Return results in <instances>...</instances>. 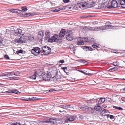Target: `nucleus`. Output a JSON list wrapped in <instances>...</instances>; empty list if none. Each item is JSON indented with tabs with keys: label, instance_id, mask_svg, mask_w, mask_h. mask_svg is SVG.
Returning a JSON list of instances; mask_svg holds the SVG:
<instances>
[{
	"label": "nucleus",
	"instance_id": "f257e3e1",
	"mask_svg": "<svg viewBox=\"0 0 125 125\" xmlns=\"http://www.w3.org/2000/svg\"><path fill=\"white\" fill-rule=\"evenodd\" d=\"M48 76L50 77L51 78H54L53 80L54 81H57L60 79L64 78L62 76H60L59 75L58 72L56 70H54L51 71V72H47Z\"/></svg>",
	"mask_w": 125,
	"mask_h": 125
},
{
	"label": "nucleus",
	"instance_id": "f03ea898",
	"mask_svg": "<svg viewBox=\"0 0 125 125\" xmlns=\"http://www.w3.org/2000/svg\"><path fill=\"white\" fill-rule=\"evenodd\" d=\"M48 41L50 42H56L57 43H61L62 42V40L61 38L59 37L58 35L55 34L53 37L50 38H49Z\"/></svg>",
	"mask_w": 125,
	"mask_h": 125
},
{
	"label": "nucleus",
	"instance_id": "7ed1b4c3",
	"mask_svg": "<svg viewBox=\"0 0 125 125\" xmlns=\"http://www.w3.org/2000/svg\"><path fill=\"white\" fill-rule=\"evenodd\" d=\"M27 38L26 36H23L19 39H15L14 41L17 43H22L27 42Z\"/></svg>",
	"mask_w": 125,
	"mask_h": 125
},
{
	"label": "nucleus",
	"instance_id": "20e7f679",
	"mask_svg": "<svg viewBox=\"0 0 125 125\" xmlns=\"http://www.w3.org/2000/svg\"><path fill=\"white\" fill-rule=\"evenodd\" d=\"M114 26L112 25H105L104 26H101L100 27H97L95 30L96 31L104 30L108 29H110L114 27Z\"/></svg>",
	"mask_w": 125,
	"mask_h": 125
},
{
	"label": "nucleus",
	"instance_id": "39448f33",
	"mask_svg": "<svg viewBox=\"0 0 125 125\" xmlns=\"http://www.w3.org/2000/svg\"><path fill=\"white\" fill-rule=\"evenodd\" d=\"M42 49L43 50V52L45 55L50 54L51 51V48L46 46L42 47Z\"/></svg>",
	"mask_w": 125,
	"mask_h": 125
},
{
	"label": "nucleus",
	"instance_id": "423d86ee",
	"mask_svg": "<svg viewBox=\"0 0 125 125\" xmlns=\"http://www.w3.org/2000/svg\"><path fill=\"white\" fill-rule=\"evenodd\" d=\"M66 39L69 41H71L73 39L72 32L68 31L66 34Z\"/></svg>",
	"mask_w": 125,
	"mask_h": 125
},
{
	"label": "nucleus",
	"instance_id": "0eeeda50",
	"mask_svg": "<svg viewBox=\"0 0 125 125\" xmlns=\"http://www.w3.org/2000/svg\"><path fill=\"white\" fill-rule=\"evenodd\" d=\"M40 48L38 47L34 48L31 51L32 54L37 56L39 54L40 52Z\"/></svg>",
	"mask_w": 125,
	"mask_h": 125
},
{
	"label": "nucleus",
	"instance_id": "6e6552de",
	"mask_svg": "<svg viewBox=\"0 0 125 125\" xmlns=\"http://www.w3.org/2000/svg\"><path fill=\"white\" fill-rule=\"evenodd\" d=\"M57 120L55 118H51L49 120H45L42 122L43 123H50L52 124H55L57 122Z\"/></svg>",
	"mask_w": 125,
	"mask_h": 125
},
{
	"label": "nucleus",
	"instance_id": "1a4fd4ad",
	"mask_svg": "<svg viewBox=\"0 0 125 125\" xmlns=\"http://www.w3.org/2000/svg\"><path fill=\"white\" fill-rule=\"evenodd\" d=\"M102 2L103 3L104 5L105 6V7L106 8H111L110 5L111 3L107 0H102Z\"/></svg>",
	"mask_w": 125,
	"mask_h": 125
},
{
	"label": "nucleus",
	"instance_id": "9d476101",
	"mask_svg": "<svg viewBox=\"0 0 125 125\" xmlns=\"http://www.w3.org/2000/svg\"><path fill=\"white\" fill-rule=\"evenodd\" d=\"M43 76H42V78L44 80L46 81L50 80L51 79L50 77L48 76V73L47 72L46 73H44V74L43 73Z\"/></svg>",
	"mask_w": 125,
	"mask_h": 125
},
{
	"label": "nucleus",
	"instance_id": "9b49d317",
	"mask_svg": "<svg viewBox=\"0 0 125 125\" xmlns=\"http://www.w3.org/2000/svg\"><path fill=\"white\" fill-rule=\"evenodd\" d=\"M14 35L16 36H20L22 32L21 29H20L14 30Z\"/></svg>",
	"mask_w": 125,
	"mask_h": 125
},
{
	"label": "nucleus",
	"instance_id": "f8f14e48",
	"mask_svg": "<svg viewBox=\"0 0 125 125\" xmlns=\"http://www.w3.org/2000/svg\"><path fill=\"white\" fill-rule=\"evenodd\" d=\"M110 3L111 4V8H116L117 7L118 3L115 0H112L111 2H110Z\"/></svg>",
	"mask_w": 125,
	"mask_h": 125
},
{
	"label": "nucleus",
	"instance_id": "ddd939ff",
	"mask_svg": "<svg viewBox=\"0 0 125 125\" xmlns=\"http://www.w3.org/2000/svg\"><path fill=\"white\" fill-rule=\"evenodd\" d=\"M10 73L0 74V79H6V77L10 76Z\"/></svg>",
	"mask_w": 125,
	"mask_h": 125
},
{
	"label": "nucleus",
	"instance_id": "4468645a",
	"mask_svg": "<svg viewBox=\"0 0 125 125\" xmlns=\"http://www.w3.org/2000/svg\"><path fill=\"white\" fill-rule=\"evenodd\" d=\"M105 101V98H101L97 99V102L98 104H100L104 103Z\"/></svg>",
	"mask_w": 125,
	"mask_h": 125
},
{
	"label": "nucleus",
	"instance_id": "2eb2a0df",
	"mask_svg": "<svg viewBox=\"0 0 125 125\" xmlns=\"http://www.w3.org/2000/svg\"><path fill=\"white\" fill-rule=\"evenodd\" d=\"M77 43L78 45H83L84 43L83 42V38L82 39L81 38H78L77 40Z\"/></svg>",
	"mask_w": 125,
	"mask_h": 125
},
{
	"label": "nucleus",
	"instance_id": "dca6fc26",
	"mask_svg": "<svg viewBox=\"0 0 125 125\" xmlns=\"http://www.w3.org/2000/svg\"><path fill=\"white\" fill-rule=\"evenodd\" d=\"M38 75L39 76H42V75H38L37 72L36 71H35L34 74L32 76H30V78L32 79H35L37 77V76Z\"/></svg>",
	"mask_w": 125,
	"mask_h": 125
},
{
	"label": "nucleus",
	"instance_id": "f3484780",
	"mask_svg": "<svg viewBox=\"0 0 125 125\" xmlns=\"http://www.w3.org/2000/svg\"><path fill=\"white\" fill-rule=\"evenodd\" d=\"M82 47L85 51H92L93 50L92 48L89 46H82Z\"/></svg>",
	"mask_w": 125,
	"mask_h": 125
},
{
	"label": "nucleus",
	"instance_id": "a211bd4d",
	"mask_svg": "<svg viewBox=\"0 0 125 125\" xmlns=\"http://www.w3.org/2000/svg\"><path fill=\"white\" fill-rule=\"evenodd\" d=\"M66 31L64 29L62 30L59 34V36L60 37H64Z\"/></svg>",
	"mask_w": 125,
	"mask_h": 125
},
{
	"label": "nucleus",
	"instance_id": "6ab92c4d",
	"mask_svg": "<svg viewBox=\"0 0 125 125\" xmlns=\"http://www.w3.org/2000/svg\"><path fill=\"white\" fill-rule=\"evenodd\" d=\"M45 39L47 40V38H49L50 36V32L47 31L45 32Z\"/></svg>",
	"mask_w": 125,
	"mask_h": 125
},
{
	"label": "nucleus",
	"instance_id": "aec40b11",
	"mask_svg": "<svg viewBox=\"0 0 125 125\" xmlns=\"http://www.w3.org/2000/svg\"><path fill=\"white\" fill-rule=\"evenodd\" d=\"M3 85L0 83V93H9L8 92H9L10 91H5V88L3 86Z\"/></svg>",
	"mask_w": 125,
	"mask_h": 125
},
{
	"label": "nucleus",
	"instance_id": "412c9836",
	"mask_svg": "<svg viewBox=\"0 0 125 125\" xmlns=\"http://www.w3.org/2000/svg\"><path fill=\"white\" fill-rule=\"evenodd\" d=\"M119 3L122 7L125 8V0H120Z\"/></svg>",
	"mask_w": 125,
	"mask_h": 125
},
{
	"label": "nucleus",
	"instance_id": "4be33fe9",
	"mask_svg": "<svg viewBox=\"0 0 125 125\" xmlns=\"http://www.w3.org/2000/svg\"><path fill=\"white\" fill-rule=\"evenodd\" d=\"M68 116L69 117V119L70 121H74L75 120L76 118V117L74 116L69 115Z\"/></svg>",
	"mask_w": 125,
	"mask_h": 125
},
{
	"label": "nucleus",
	"instance_id": "5701e85b",
	"mask_svg": "<svg viewBox=\"0 0 125 125\" xmlns=\"http://www.w3.org/2000/svg\"><path fill=\"white\" fill-rule=\"evenodd\" d=\"M11 11L14 13H19L21 12V10L17 9H11Z\"/></svg>",
	"mask_w": 125,
	"mask_h": 125
},
{
	"label": "nucleus",
	"instance_id": "b1692460",
	"mask_svg": "<svg viewBox=\"0 0 125 125\" xmlns=\"http://www.w3.org/2000/svg\"><path fill=\"white\" fill-rule=\"evenodd\" d=\"M94 109L97 111L98 112H100L102 110V108L100 106H95L94 107Z\"/></svg>",
	"mask_w": 125,
	"mask_h": 125
},
{
	"label": "nucleus",
	"instance_id": "393cba45",
	"mask_svg": "<svg viewBox=\"0 0 125 125\" xmlns=\"http://www.w3.org/2000/svg\"><path fill=\"white\" fill-rule=\"evenodd\" d=\"M87 5V7L88 8H92L95 6V3L94 2H91L89 3Z\"/></svg>",
	"mask_w": 125,
	"mask_h": 125
},
{
	"label": "nucleus",
	"instance_id": "a878e982",
	"mask_svg": "<svg viewBox=\"0 0 125 125\" xmlns=\"http://www.w3.org/2000/svg\"><path fill=\"white\" fill-rule=\"evenodd\" d=\"M61 69L64 71L66 73V74L67 75H68L69 73V72H67L66 71H67V67H62Z\"/></svg>",
	"mask_w": 125,
	"mask_h": 125
},
{
	"label": "nucleus",
	"instance_id": "bb28decb",
	"mask_svg": "<svg viewBox=\"0 0 125 125\" xmlns=\"http://www.w3.org/2000/svg\"><path fill=\"white\" fill-rule=\"evenodd\" d=\"M89 108V107L87 106H84L81 107L80 109L83 111H87V109Z\"/></svg>",
	"mask_w": 125,
	"mask_h": 125
},
{
	"label": "nucleus",
	"instance_id": "cd10ccee",
	"mask_svg": "<svg viewBox=\"0 0 125 125\" xmlns=\"http://www.w3.org/2000/svg\"><path fill=\"white\" fill-rule=\"evenodd\" d=\"M27 41L29 40V41H32L34 40V38L32 37H29L28 36H27Z\"/></svg>",
	"mask_w": 125,
	"mask_h": 125
},
{
	"label": "nucleus",
	"instance_id": "c85d7f7f",
	"mask_svg": "<svg viewBox=\"0 0 125 125\" xmlns=\"http://www.w3.org/2000/svg\"><path fill=\"white\" fill-rule=\"evenodd\" d=\"M3 33H2V34H9L10 33V31L8 29H6V32H5V31H3Z\"/></svg>",
	"mask_w": 125,
	"mask_h": 125
},
{
	"label": "nucleus",
	"instance_id": "c756f323",
	"mask_svg": "<svg viewBox=\"0 0 125 125\" xmlns=\"http://www.w3.org/2000/svg\"><path fill=\"white\" fill-rule=\"evenodd\" d=\"M61 106L63 107L62 108L64 109H67L70 108V106L69 105L65 106L61 105Z\"/></svg>",
	"mask_w": 125,
	"mask_h": 125
},
{
	"label": "nucleus",
	"instance_id": "7c9ffc66",
	"mask_svg": "<svg viewBox=\"0 0 125 125\" xmlns=\"http://www.w3.org/2000/svg\"><path fill=\"white\" fill-rule=\"evenodd\" d=\"M113 108L118 109L120 110H122L123 109L120 107H117L116 106H113Z\"/></svg>",
	"mask_w": 125,
	"mask_h": 125
},
{
	"label": "nucleus",
	"instance_id": "2f4dec72",
	"mask_svg": "<svg viewBox=\"0 0 125 125\" xmlns=\"http://www.w3.org/2000/svg\"><path fill=\"white\" fill-rule=\"evenodd\" d=\"M26 14L27 15V17L32 16L35 15L34 13H26Z\"/></svg>",
	"mask_w": 125,
	"mask_h": 125
},
{
	"label": "nucleus",
	"instance_id": "473e14b6",
	"mask_svg": "<svg viewBox=\"0 0 125 125\" xmlns=\"http://www.w3.org/2000/svg\"><path fill=\"white\" fill-rule=\"evenodd\" d=\"M8 92L10 93H14L16 94H18L19 93V92L17 90H15L13 91H10L9 92Z\"/></svg>",
	"mask_w": 125,
	"mask_h": 125
},
{
	"label": "nucleus",
	"instance_id": "72a5a7b5",
	"mask_svg": "<svg viewBox=\"0 0 125 125\" xmlns=\"http://www.w3.org/2000/svg\"><path fill=\"white\" fill-rule=\"evenodd\" d=\"M118 69V68L117 67H115L114 68H112L110 69L109 71H110L112 72V70L113 71H116Z\"/></svg>",
	"mask_w": 125,
	"mask_h": 125
},
{
	"label": "nucleus",
	"instance_id": "f704fd0d",
	"mask_svg": "<svg viewBox=\"0 0 125 125\" xmlns=\"http://www.w3.org/2000/svg\"><path fill=\"white\" fill-rule=\"evenodd\" d=\"M38 36H40L42 37L44 36L43 33L42 31H40L38 33Z\"/></svg>",
	"mask_w": 125,
	"mask_h": 125
},
{
	"label": "nucleus",
	"instance_id": "c9c22d12",
	"mask_svg": "<svg viewBox=\"0 0 125 125\" xmlns=\"http://www.w3.org/2000/svg\"><path fill=\"white\" fill-rule=\"evenodd\" d=\"M21 9L22 11H21V12H25L27 10V9L26 7H22L21 8Z\"/></svg>",
	"mask_w": 125,
	"mask_h": 125
},
{
	"label": "nucleus",
	"instance_id": "e433bc0d",
	"mask_svg": "<svg viewBox=\"0 0 125 125\" xmlns=\"http://www.w3.org/2000/svg\"><path fill=\"white\" fill-rule=\"evenodd\" d=\"M83 39L84 40L83 42H89V41L88 40V39L87 37H84L83 38Z\"/></svg>",
	"mask_w": 125,
	"mask_h": 125
},
{
	"label": "nucleus",
	"instance_id": "4c0bfd02",
	"mask_svg": "<svg viewBox=\"0 0 125 125\" xmlns=\"http://www.w3.org/2000/svg\"><path fill=\"white\" fill-rule=\"evenodd\" d=\"M107 112L109 113L108 110L104 109L101 112V114H103V113H106Z\"/></svg>",
	"mask_w": 125,
	"mask_h": 125
},
{
	"label": "nucleus",
	"instance_id": "58836bf2",
	"mask_svg": "<svg viewBox=\"0 0 125 125\" xmlns=\"http://www.w3.org/2000/svg\"><path fill=\"white\" fill-rule=\"evenodd\" d=\"M9 79L11 80H14L17 79V77H9Z\"/></svg>",
	"mask_w": 125,
	"mask_h": 125
},
{
	"label": "nucleus",
	"instance_id": "ea45409f",
	"mask_svg": "<svg viewBox=\"0 0 125 125\" xmlns=\"http://www.w3.org/2000/svg\"><path fill=\"white\" fill-rule=\"evenodd\" d=\"M107 116L108 117H109V116L110 118L112 119H114V116L112 115H109L108 114H107Z\"/></svg>",
	"mask_w": 125,
	"mask_h": 125
},
{
	"label": "nucleus",
	"instance_id": "a19ab883",
	"mask_svg": "<svg viewBox=\"0 0 125 125\" xmlns=\"http://www.w3.org/2000/svg\"><path fill=\"white\" fill-rule=\"evenodd\" d=\"M88 3H88L87 4L86 2H85L84 3V4H82L81 6L83 7H87V5H88Z\"/></svg>",
	"mask_w": 125,
	"mask_h": 125
},
{
	"label": "nucleus",
	"instance_id": "79ce46f5",
	"mask_svg": "<svg viewBox=\"0 0 125 125\" xmlns=\"http://www.w3.org/2000/svg\"><path fill=\"white\" fill-rule=\"evenodd\" d=\"M80 71L82 73L86 75H90L91 74L89 73H86L82 71Z\"/></svg>",
	"mask_w": 125,
	"mask_h": 125
},
{
	"label": "nucleus",
	"instance_id": "37998d69",
	"mask_svg": "<svg viewBox=\"0 0 125 125\" xmlns=\"http://www.w3.org/2000/svg\"><path fill=\"white\" fill-rule=\"evenodd\" d=\"M65 123H68L70 122V120H69V117L68 116L67 118L65 120Z\"/></svg>",
	"mask_w": 125,
	"mask_h": 125
},
{
	"label": "nucleus",
	"instance_id": "c03bdc74",
	"mask_svg": "<svg viewBox=\"0 0 125 125\" xmlns=\"http://www.w3.org/2000/svg\"><path fill=\"white\" fill-rule=\"evenodd\" d=\"M113 65H114V66H116L119 64V63L118 62L116 61V62H114L113 63Z\"/></svg>",
	"mask_w": 125,
	"mask_h": 125
},
{
	"label": "nucleus",
	"instance_id": "a18cd8bd",
	"mask_svg": "<svg viewBox=\"0 0 125 125\" xmlns=\"http://www.w3.org/2000/svg\"><path fill=\"white\" fill-rule=\"evenodd\" d=\"M4 57L5 58L6 60H9L10 59V58L9 56L6 54L4 55Z\"/></svg>",
	"mask_w": 125,
	"mask_h": 125
},
{
	"label": "nucleus",
	"instance_id": "49530a36",
	"mask_svg": "<svg viewBox=\"0 0 125 125\" xmlns=\"http://www.w3.org/2000/svg\"><path fill=\"white\" fill-rule=\"evenodd\" d=\"M23 52V51L22 50H19L17 51H16V53L17 54H19V53H22Z\"/></svg>",
	"mask_w": 125,
	"mask_h": 125
},
{
	"label": "nucleus",
	"instance_id": "de8ad7c7",
	"mask_svg": "<svg viewBox=\"0 0 125 125\" xmlns=\"http://www.w3.org/2000/svg\"><path fill=\"white\" fill-rule=\"evenodd\" d=\"M92 47L94 48H96L97 49V48H99V47L98 46L95 45V44L92 45Z\"/></svg>",
	"mask_w": 125,
	"mask_h": 125
},
{
	"label": "nucleus",
	"instance_id": "09e8293b",
	"mask_svg": "<svg viewBox=\"0 0 125 125\" xmlns=\"http://www.w3.org/2000/svg\"><path fill=\"white\" fill-rule=\"evenodd\" d=\"M19 73L18 72H14V75L16 76H18L19 75Z\"/></svg>",
	"mask_w": 125,
	"mask_h": 125
},
{
	"label": "nucleus",
	"instance_id": "8fccbe9b",
	"mask_svg": "<svg viewBox=\"0 0 125 125\" xmlns=\"http://www.w3.org/2000/svg\"><path fill=\"white\" fill-rule=\"evenodd\" d=\"M63 2L65 3L69 2L70 1L69 0H63Z\"/></svg>",
	"mask_w": 125,
	"mask_h": 125
},
{
	"label": "nucleus",
	"instance_id": "3c124183",
	"mask_svg": "<svg viewBox=\"0 0 125 125\" xmlns=\"http://www.w3.org/2000/svg\"><path fill=\"white\" fill-rule=\"evenodd\" d=\"M59 11V8L58 9H55L54 10H52V11L54 12H57Z\"/></svg>",
	"mask_w": 125,
	"mask_h": 125
},
{
	"label": "nucleus",
	"instance_id": "603ef678",
	"mask_svg": "<svg viewBox=\"0 0 125 125\" xmlns=\"http://www.w3.org/2000/svg\"><path fill=\"white\" fill-rule=\"evenodd\" d=\"M112 52L114 53H117L118 52V51L117 50H113Z\"/></svg>",
	"mask_w": 125,
	"mask_h": 125
},
{
	"label": "nucleus",
	"instance_id": "864d4df0",
	"mask_svg": "<svg viewBox=\"0 0 125 125\" xmlns=\"http://www.w3.org/2000/svg\"><path fill=\"white\" fill-rule=\"evenodd\" d=\"M88 109L89 110H94V109L93 108L91 107H89V108H88L87 109V111H88Z\"/></svg>",
	"mask_w": 125,
	"mask_h": 125
},
{
	"label": "nucleus",
	"instance_id": "5fc2aeb1",
	"mask_svg": "<svg viewBox=\"0 0 125 125\" xmlns=\"http://www.w3.org/2000/svg\"><path fill=\"white\" fill-rule=\"evenodd\" d=\"M59 62L60 63H64V62L63 60H60L59 61Z\"/></svg>",
	"mask_w": 125,
	"mask_h": 125
},
{
	"label": "nucleus",
	"instance_id": "6e6d98bb",
	"mask_svg": "<svg viewBox=\"0 0 125 125\" xmlns=\"http://www.w3.org/2000/svg\"><path fill=\"white\" fill-rule=\"evenodd\" d=\"M33 98H34V97H33L32 98H29V101H32L33 99Z\"/></svg>",
	"mask_w": 125,
	"mask_h": 125
},
{
	"label": "nucleus",
	"instance_id": "4d7b16f0",
	"mask_svg": "<svg viewBox=\"0 0 125 125\" xmlns=\"http://www.w3.org/2000/svg\"><path fill=\"white\" fill-rule=\"evenodd\" d=\"M11 125H21L20 124L18 123L12 124Z\"/></svg>",
	"mask_w": 125,
	"mask_h": 125
},
{
	"label": "nucleus",
	"instance_id": "13d9d810",
	"mask_svg": "<svg viewBox=\"0 0 125 125\" xmlns=\"http://www.w3.org/2000/svg\"><path fill=\"white\" fill-rule=\"evenodd\" d=\"M86 62L85 61L83 60H82L81 61V63L83 62V63H85Z\"/></svg>",
	"mask_w": 125,
	"mask_h": 125
},
{
	"label": "nucleus",
	"instance_id": "bf43d9fd",
	"mask_svg": "<svg viewBox=\"0 0 125 125\" xmlns=\"http://www.w3.org/2000/svg\"><path fill=\"white\" fill-rule=\"evenodd\" d=\"M10 75H14V72H10Z\"/></svg>",
	"mask_w": 125,
	"mask_h": 125
},
{
	"label": "nucleus",
	"instance_id": "052dcab7",
	"mask_svg": "<svg viewBox=\"0 0 125 125\" xmlns=\"http://www.w3.org/2000/svg\"><path fill=\"white\" fill-rule=\"evenodd\" d=\"M102 115L105 116H107V114H106V113H103V114H101Z\"/></svg>",
	"mask_w": 125,
	"mask_h": 125
},
{
	"label": "nucleus",
	"instance_id": "680f3d73",
	"mask_svg": "<svg viewBox=\"0 0 125 125\" xmlns=\"http://www.w3.org/2000/svg\"><path fill=\"white\" fill-rule=\"evenodd\" d=\"M70 49H72V50L73 49V48H74V47L73 46V45L72 46H71L70 47Z\"/></svg>",
	"mask_w": 125,
	"mask_h": 125
},
{
	"label": "nucleus",
	"instance_id": "e2e57ef3",
	"mask_svg": "<svg viewBox=\"0 0 125 125\" xmlns=\"http://www.w3.org/2000/svg\"><path fill=\"white\" fill-rule=\"evenodd\" d=\"M59 11L60 10H62L64 8H59Z\"/></svg>",
	"mask_w": 125,
	"mask_h": 125
},
{
	"label": "nucleus",
	"instance_id": "0e129e2a",
	"mask_svg": "<svg viewBox=\"0 0 125 125\" xmlns=\"http://www.w3.org/2000/svg\"><path fill=\"white\" fill-rule=\"evenodd\" d=\"M87 102V103H91V101H89V100H88V101Z\"/></svg>",
	"mask_w": 125,
	"mask_h": 125
},
{
	"label": "nucleus",
	"instance_id": "69168bd1",
	"mask_svg": "<svg viewBox=\"0 0 125 125\" xmlns=\"http://www.w3.org/2000/svg\"><path fill=\"white\" fill-rule=\"evenodd\" d=\"M24 100L26 101H29V98H26V99H25Z\"/></svg>",
	"mask_w": 125,
	"mask_h": 125
},
{
	"label": "nucleus",
	"instance_id": "338daca9",
	"mask_svg": "<svg viewBox=\"0 0 125 125\" xmlns=\"http://www.w3.org/2000/svg\"><path fill=\"white\" fill-rule=\"evenodd\" d=\"M54 90V89L53 90H49V92H51L52 91H53Z\"/></svg>",
	"mask_w": 125,
	"mask_h": 125
},
{
	"label": "nucleus",
	"instance_id": "774afa93",
	"mask_svg": "<svg viewBox=\"0 0 125 125\" xmlns=\"http://www.w3.org/2000/svg\"><path fill=\"white\" fill-rule=\"evenodd\" d=\"M123 90L125 91V88H124L123 89H122L121 90V91Z\"/></svg>",
	"mask_w": 125,
	"mask_h": 125
}]
</instances>
